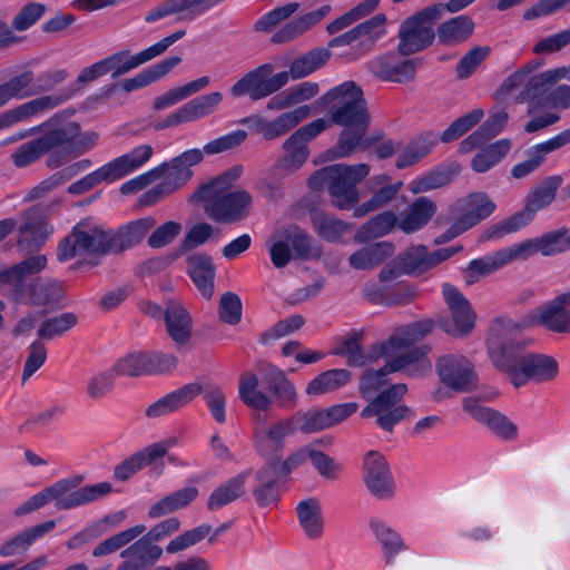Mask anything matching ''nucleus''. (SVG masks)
Listing matches in <instances>:
<instances>
[{
    "label": "nucleus",
    "mask_w": 570,
    "mask_h": 570,
    "mask_svg": "<svg viewBox=\"0 0 570 570\" xmlns=\"http://www.w3.org/2000/svg\"><path fill=\"white\" fill-rule=\"evenodd\" d=\"M523 325L510 318H498L493 332L499 344L491 343L490 356L497 370L504 373L517 389L529 382L552 381L559 373L558 362L549 355L525 352L531 340L520 337Z\"/></svg>",
    "instance_id": "1"
},
{
    "label": "nucleus",
    "mask_w": 570,
    "mask_h": 570,
    "mask_svg": "<svg viewBox=\"0 0 570 570\" xmlns=\"http://www.w3.org/2000/svg\"><path fill=\"white\" fill-rule=\"evenodd\" d=\"M330 108V120L343 127L336 146L328 150L332 158H343L356 150H366L373 140L365 137L370 115L363 90L354 81H345L322 97Z\"/></svg>",
    "instance_id": "2"
},
{
    "label": "nucleus",
    "mask_w": 570,
    "mask_h": 570,
    "mask_svg": "<svg viewBox=\"0 0 570 570\" xmlns=\"http://www.w3.org/2000/svg\"><path fill=\"white\" fill-rule=\"evenodd\" d=\"M240 174L242 167L235 166L194 191L193 198L204 204V210L212 220L229 224L249 215L250 194L244 189L230 190Z\"/></svg>",
    "instance_id": "3"
},
{
    "label": "nucleus",
    "mask_w": 570,
    "mask_h": 570,
    "mask_svg": "<svg viewBox=\"0 0 570 570\" xmlns=\"http://www.w3.org/2000/svg\"><path fill=\"white\" fill-rule=\"evenodd\" d=\"M370 173L367 164H336L316 170L308 179L312 189L327 187L333 204L340 209H347L358 200L357 184Z\"/></svg>",
    "instance_id": "4"
},
{
    "label": "nucleus",
    "mask_w": 570,
    "mask_h": 570,
    "mask_svg": "<svg viewBox=\"0 0 570 570\" xmlns=\"http://www.w3.org/2000/svg\"><path fill=\"white\" fill-rule=\"evenodd\" d=\"M541 66L542 61L540 60L529 61L504 80L502 89L511 92L522 87L517 96V101L532 104L538 101L537 105L542 106L551 87L560 80H566V76L561 67L535 73Z\"/></svg>",
    "instance_id": "5"
},
{
    "label": "nucleus",
    "mask_w": 570,
    "mask_h": 570,
    "mask_svg": "<svg viewBox=\"0 0 570 570\" xmlns=\"http://www.w3.org/2000/svg\"><path fill=\"white\" fill-rule=\"evenodd\" d=\"M81 476L60 479L38 492V508L50 502L59 510H69L85 505L108 495L112 487L109 482H100L79 488Z\"/></svg>",
    "instance_id": "6"
},
{
    "label": "nucleus",
    "mask_w": 570,
    "mask_h": 570,
    "mask_svg": "<svg viewBox=\"0 0 570 570\" xmlns=\"http://www.w3.org/2000/svg\"><path fill=\"white\" fill-rule=\"evenodd\" d=\"M203 160V151L198 148L185 150L180 155L153 168L155 179L164 176L163 181L144 194L147 205L183 188L193 177V167Z\"/></svg>",
    "instance_id": "7"
},
{
    "label": "nucleus",
    "mask_w": 570,
    "mask_h": 570,
    "mask_svg": "<svg viewBox=\"0 0 570 570\" xmlns=\"http://www.w3.org/2000/svg\"><path fill=\"white\" fill-rule=\"evenodd\" d=\"M443 13V4L435 3L404 20L399 30L400 53L407 56L431 46L435 38L434 24Z\"/></svg>",
    "instance_id": "8"
},
{
    "label": "nucleus",
    "mask_w": 570,
    "mask_h": 570,
    "mask_svg": "<svg viewBox=\"0 0 570 570\" xmlns=\"http://www.w3.org/2000/svg\"><path fill=\"white\" fill-rule=\"evenodd\" d=\"M108 253H112L109 232L80 223L60 242L57 255L65 262L82 254Z\"/></svg>",
    "instance_id": "9"
},
{
    "label": "nucleus",
    "mask_w": 570,
    "mask_h": 570,
    "mask_svg": "<svg viewBox=\"0 0 570 570\" xmlns=\"http://www.w3.org/2000/svg\"><path fill=\"white\" fill-rule=\"evenodd\" d=\"M407 392L404 383H397L382 390L371 402L362 410L363 417L375 416L376 424L384 431L392 432L409 413V407L401 403Z\"/></svg>",
    "instance_id": "10"
},
{
    "label": "nucleus",
    "mask_w": 570,
    "mask_h": 570,
    "mask_svg": "<svg viewBox=\"0 0 570 570\" xmlns=\"http://www.w3.org/2000/svg\"><path fill=\"white\" fill-rule=\"evenodd\" d=\"M274 66L264 63L248 71L239 78L229 89L235 98L248 96L250 100L257 101L269 97L287 85L286 73H275Z\"/></svg>",
    "instance_id": "11"
},
{
    "label": "nucleus",
    "mask_w": 570,
    "mask_h": 570,
    "mask_svg": "<svg viewBox=\"0 0 570 570\" xmlns=\"http://www.w3.org/2000/svg\"><path fill=\"white\" fill-rule=\"evenodd\" d=\"M272 238L269 256L276 268L285 267L292 259H305L312 252L311 236L296 225L276 230Z\"/></svg>",
    "instance_id": "12"
},
{
    "label": "nucleus",
    "mask_w": 570,
    "mask_h": 570,
    "mask_svg": "<svg viewBox=\"0 0 570 570\" xmlns=\"http://www.w3.org/2000/svg\"><path fill=\"white\" fill-rule=\"evenodd\" d=\"M186 35L185 30H178L158 42L149 46L136 55H130L129 50L115 52L104 59L102 63L107 73L112 78H118L132 69L153 60L164 53L171 45L180 40Z\"/></svg>",
    "instance_id": "13"
},
{
    "label": "nucleus",
    "mask_w": 570,
    "mask_h": 570,
    "mask_svg": "<svg viewBox=\"0 0 570 570\" xmlns=\"http://www.w3.org/2000/svg\"><path fill=\"white\" fill-rule=\"evenodd\" d=\"M362 478L368 493L377 500H392L396 483L385 456L377 451H368L363 458Z\"/></svg>",
    "instance_id": "14"
},
{
    "label": "nucleus",
    "mask_w": 570,
    "mask_h": 570,
    "mask_svg": "<svg viewBox=\"0 0 570 570\" xmlns=\"http://www.w3.org/2000/svg\"><path fill=\"white\" fill-rule=\"evenodd\" d=\"M463 410L478 423L482 424L497 439L503 442L518 438V425L504 413L485 406L480 399L468 396L462 400Z\"/></svg>",
    "instance_id": "15"
},
{
    "label": "nucleus",
    "mask_w": 570,
    "mask_h": 570,
    "mask_svg": "<svg viewBox=\"0 0 570 570\" xmlns=\"http://www.w3.org/2000/svg\"><path fill=\"white\" fill-rule=\"evenodd\" d=\"M442 293L451 314V320L442 323L443 331L454 337L466 336L474 328L476 320L471 303L461 291L449 283L443 284Z\"/></svg>",
    "instance_id": "16"
},
{
    "label": "nucleus",
    "mask_w": 570,
    "mask_h": 570,
    "mask_svg": "<svg viewBox=\"0 0 570 570\" xmlns=\"http://www.w3.org/2000/svg\"><path fill=\"white\" fill-rule=\"evenodd\" d=\"M441 382L456 392H469L476 386L478 377L472 363L461 354H446L435 364Z\"/></svg>",
    "instance_id": "17"
},
{
    "label": "nucleus",
    "mask_w": 570,
    "mask_h": 570,
    "mask_svg": "<svg viewBox=\"0 0 570 570\" xmlns=\"http://www.w3.org/2000/svg\"><path fill=\"white\" fill-rule=\"evenodd\" d=\"M299 415L278 420L271 425L255 430V445L259 454L279 455L285 448V440L297 431Z\"/></svg>",
    "instance_id": "18"
},
{
    "label": "nucleus",
    "mask_w": 570,
    "mask_h": 570,
    "mask_svg": "<svg viewBox=\"0 0 570 570\" xmlns=\"http://www.w3.org/2000/svg\"><path fill=\"white\" fill-rule=\"evenodd\" d=\"M380 343L377 342L371 346L370 357L386 358L387 371L393 373L404 371L406 375L413 377L423 376L431 371L432 364L426 357L430 352L429 346H417L402 354H399L401 352L399 351L393 355L374 356V350Z\"/></svg>",
    "instance_id": "19"
},
{
    "label": "nucleus",
    "mask_w": 570,
    "mask_h": 570,
    "mask_svg": "<svg viewBox=\"0 0 570 570\" xmlns=\"http://www.w3.org/2000/svg\"><path fill=\"white\" fill-rule=\"evenodd\" d=\"M68 117L67 112L57 114L38 126V155L68 144L78 136L79 125L68 120Z\"/></svg>",
    "instance_id": "20"
},
{
    "label": "nucleus",
    "mask_w": 570,
    "mask_h": 570,
    "mask_svg": "<svg viewBox=\"0 0 570 570\" xmlns=\"http://www.w3.org/2000/svg\"><path fill=\"white\" fill-rule=\"evenodd\" d=\"M515 249L519 259L525 261L529 257L541 253L544 256H551L570 249V230L559 229L547 233L540 237L529 238L515 243Z\"/></svg>",
    "instance_id": "21"
},
{
    "label": "nucleus",
    "mask_w": 570,
    "mask_h": 570,
    "mask_svg": "<svg viewBox=\"0 0 570 570\" xmlns=\"http://www.w3.org/2000/svg\"><path fill=\"white\" fill-rule=\"evenodd\" d=\"M0 282L11 284L16 299L19 302H32L36 294V257L30 256L0 272Z\"/></svg>",
    "instance_id": "22"
},
{
    "label": "nucleus",
    "mask_w": 570,
    "mask_h": 570,
    "mask_svg": "<svg viewBox=\"0 0 570 570\" xmlns=\"http://www.w3.org/2000/svg\"><path fill=\"white\" fill-rule=\"evenodd\" d=\"M161 556V547L141 534L134 543L121 550L122 561L118 564L117 570H146L153 567Z\"/></svg>",
    "instance_id": "23"
},
{
    "label": "nucleus",
    "mask_w": 570,
    "mask_h": 570,
    "mask_svg": "<svg viewBox=\"0 0 570 570\" xmlns=\"http://www.w3.org/2000/svg\"><path fill=\"white\" fill-rule=\"evenodd\" d=\"M570 287L538 308V323L553 333H570Z\"/></svg>",
    "instance_id": "24"
},
{
    "label": "nucleus",
    "mask_w": 570,
    "mask_h": 570,
    "mask_svg": "<svg viewBox=\"0 0 570 570\" xmlns=\"http://www.w3.org/2000/svg\"><path fill=\"white\" fill-rule=\"evenodd\" d=\"M433 322L419 321L395 331L386 341L381 342L374 350V356L393 355L415 342L422 340L432 332Z\"/></svg>",
    "instance_id": "25"
},
{
    "label": "nucleus",
    "mask_w": 570,
    "mask_h": 570,
    "mask_svg": "<svg viewBox=\"0 0 570 570\" xmlns=\"http://www.w3.org/2000/svg\"><path fill=\"white\" fill-rule=\"evenodd\" d=\"M368 70L385 81L404 82L415 75V61L400 60L395 55H382L367 63Z\"/></svg>",
    "instance_id": "26"
},
{
    "label": "nucleus",
    "mask_w": 570,
    "mask_h": 570,
    "mask_svg": "<svg viewBox=\"0 0 570 570\" xmlns=\"http://www.w3.org/2000/svg\"><path fill=\"white\" fill-rule=\"evenodd\" d=\"M285 478L277 466V460L267 462L257 471L253 495L259 507H268L279 500V481Z\"/></svg>",
    "instance_id": "27"
},
{
    "label": "nucleus",
    "mask_w": 570,
    "mask_h": 570,
    "mask_svg": "<svg viewBox=\"0 0 570 570\" xmlns=\"http://www.w3.org/2000/svg\"><path fill=\"white\" fill-rule=\"evenodd\" d=\"M202 391L203 387L200 383L194 382L186 384L151 403L146 409V415L150 419L168 415L187 405L198 396Z\"/></svg>",
    "instance_id": "28"
},
{
    "label": "nucleus",
    "mask_w": 570,
    "mask_h": 570,
    "mask_svg": "<svg viewBox=\"0 0 570 570\" xmlns=\"http://www.w3.org/2000/svg\"><path fill=\"white\" fill-rule=\"evenodd\" d=\"M156 226V219L151 216L130 222L117 233L109 232L112 253H118L134 247Z\"/></svg>",
    "instance_id": "29"
},
{
    "label": "nucleus",
    "mask_w": 570,
    "mask_h": 570,
    "mask_svg": "<svg viewBox=\"0 0 570 570\" xmlns=\"http://www.w3.org/2000/svg\"><path fill=\"white\" fill-rule=\"evenodd\" d=\"M263 382L275 396L279 409L291 410L296 406L298 402L296 389L282 370L268 365Z\"/></svg>",
    "instance_id": "30"
},
{
    "label": "nucleus",
    "mask_w": 570,
    "mask_h": 570,
    "mask_svg": "<svg viewBox=\"0 0 570 570\" xmlns=\"http://www.w3.org/2000/svg\"><path fill=\"white\" fill-rule=\"evenodd\" d=\"M370 529L382 548V556L386 564H394L395 557L407 550L402 535L380 519L370 520Z\"/></svg>",
    "instance_id": "31"
},
{
    "label": "nucleus",
    "mask_w": 570,
    "mask_h": 570,
    "mask_svg": "<svg viewBox=\"0 0 570 570\" xmlns=\"http://www.w3.org/2000/svg\"><path fill=\"white\" fill-rule=\"evenodd\" d=\"M154 148L148 144H141L130 151L118 156L107 163L116 181L144 167L153 157Z\"/></svg>",
    "instance_id": "32"
},
{
    "label": "nucleus",
    "mask_w": 570,
    "mask_h": 570,
    "mask_svg": "<svg viewBox=\"0 0 570 570\" xmlns=\"http://www.w3.org/2000/svg\"><path fill=\"white\" fill-rule=\"evenodd\" d=\"M331 11V6L324 4L313 11L307 12L298 18H295L282 28H279L273 36L272 42L286 43L306 32L309 28L317 24Z\"/></svg>",
    "instance_id": "33"
},
{
    "label": "nucleus",
    "mask_w": 570,
    "mask_h": 570,
    "mask_svg": "<svg viewBox=\"0 0 570 570\" xmlns=\"http://www.w3.org/2000/svg\"><path fill=\"white\" fill-rule=\"evenodd\" d=\"M249 475V470L243 471L215 488L208 497L207 509L218 511L242 498L245 494V484Z\"/></svg>",
    "instance_id": "34"
},
{
    "label": "nucleus",
    "mask_w": 570,
    "mask_h": 570,
    "mask_svg": "<svg viewBox=\"0 0 570 570\" xmlns=\"http://www.w3.org/2000/svg\"><path fill=\"white\" fill-rule=\"evenodd\" d=\"M436 212V204L428 197L416 198L399 219V228L411 234L422 229Z\"/></svg>",
    "instance_id": "35"
},
{
    "label": "nucleus",
    "mask_w": 570,
    "mask_h": 570,
    "mask_svg": "<svg viewBox=\"0 0 570 570\" xmlns=\"http://www.w3.org/2000/svg\"><path fill=\"white\" fill-rule=\"evenodd\" d=\"M299 527L308 539H320L324 532V518L321 502L316 498L302 500L296 505Z\"/></svg>",
    "instance_id": "36"
},
{
    "label": "nucleus",
    "mask_w": 570,
    "mask_h": 570,
    "mask_svg": "<svg viewBox=\"0 0 570 570\" xmlns=\"http://www.w3.org/2000/svg\"><path fill=\"white\" fill-rule=\"evenodd\" d=\"M168 335L177 344H186L191 335L193 321L179 302H168L165 309Z\"/></svg>",
    "instance_id": "37"
},
{
    "label": "nucleus",
    "mask_w": 570,
    "mask_h": 570,
    "mask_svg": "<svg viewBox=\"0 0 570 570\" xmlns=\"http://www.w3.org/2000/svg\"><path fill=\"white\" fill-rule=\"evenodd\" d=\"M312 109L307 105L298 106L289 111H285L278 115L272 120H266V127L264 132L265 140H275L292 129H294L299 122L309 117Z\"/></svg>",
    "instance_id": "38"
},
{
    "label": "nucleus",
    "mask_w": 570,
    "mask_h": 570,
    "mask_svg": "<svg viewBox=\"0 0 570 570\" xmlns=\"http://www.w3.org/2000/svg\"><path fill=\"white\" fill-rule=\"evenodd\" d=\"M393 250L394 247L389 242L373 243L354 252L348 257V263L354 269H372L389 258Z\"/></svg>",
    "instance_id": "39"
},
{
    "label": "nucleus",
    "mask_w": 570,
    "mask_h": 570,
    "mask_svg": "<svg viewBox=\"0 0 570 570\" xmlns=\"http://www.w3.org/2000/svg\"><path fill=\"white\" fill-rule=\"evenodd\" d=\"M352 374L345 368L324 371L311 380L305 389L309 396H320L336 392L350 383Z\"/></svg>",
    "instance_id": "40"
},
{
    "label": "nucleus",
    "mask_w": 570,
    "mask_h": 570,
    "mask_svg": "<svg viewBox=\"0 0 570 570\" xmlns=\"http://www.w3.org/2000/svg\"><path fill=\"white\" fill-rule=\"evenodd\" d=\"M495 208V203L485 193H472L463 200V213L460 219L470 229L488 218Z\"/></svg>",
    "instance_id": "41"
},
{
    "label": "nucleus",
    "mask_w": 570,
    "mask_h": 570,
    "mask_svg": "<svg viewBox=\"0 0 570 570\" xmlns=\"http://www.w3.org/2000/svg\"><path fill=\"white\" fill-rule=\"evenodd\" d=\"M238 393L239 399L254 410L267 411L273 405V399L259 389V380L252 372L240 375Z\"/></svg>",
    "instance_id": "42"
},
{
    "label": "nucleus",
    "mask_w": 570,
    "mask_h": 570,
    "mask_svg": "<svg viewBox=\"0 0 570 570\" xmlns=\"http://www.w3.org/2000/svg\"><path fill=\"white\" fill-rule=\"evenodd\" d=\"M459 171L460 167L458 164L441 166L413 179L409 184V189L412 194H422L441 188L451 183Z\"/></svg>",
    "instance_id": "43"
},
{
    "label": "nucleus",
    "mask_w": 570,
    "mask_h": 570,
    "mask_svg": "<svg viewBox=\"0 0 570 570\" xmlns=\"http://www.w3.org/2000/svg\"><path fill=\"white\" fill-rule=\"evenodd\" d=\"M563 183L561 175L547 177L527 197L525 208L534 217L535 214L548 207L556 198L557 190Z\"/></svg>",
    "instance_id": "44"
},
{
    "label": "nucleus",
    "mask_w": 570,
    "mask_h": 570,
    "mask_svg": "<svg viewBox=\"0 0 570 570\" xmlns=\"http://www.w3.org/2000/svg\"><path fill=\"white\" fill-rule=\"evenodd\" d=\"M508 121V114L504 111L492 115L487 121H484L475 131L468 136L461 142V150L469 153L472 149L483 145L492 137L500 134Z\"/></svg>",
    "instance_id": "45"
},
{
    "label": "nucleus",
    "mask_w": 570,
    "mask_h": 570,
    "mask_svg": "<svg viewBox=\"0 0 570 570\" xmlns=\"http://www.w3.org/2000/svg\"><path fill=\"white\" fill-rule=\"evenodd\" d=\"M180 61L181 58L178 56H173L167 59H164L160 62L155 63L151 67L137 73L135 77L124 80L121 87L125 91L130 92L140 89L145 86H148L151 82L167 75Z\"/></svg>",
    "instance_id": "46"
},
{
    "label": "nucleus",
    "mask_w": 570,
    "mask_h": 570,
    "mask_svg": "<svg viewBox=\"0 0 570 570\" xmlns=\"http://www.w3.org/2000/svg\"><path fill=\"white\" fill-rule=\"evenodd\" d=\"M189 275L205 297L213 295L215 269L209 256L204 254L193 256L189 259Z\"/></svg>",
    "instance_id": "47"
},
{
    "label": "nucleus",
    "mask_w": 570,
    "mask_h": 570,
    "mask_svg": "<svg viewBox=\"0 0 570 570\" xmlns=\"http://www.w3.org/2000/svg\"><path fill=\"white\" fill-rule=\"evenodd\" d=\"M474 30V22L468 16H458L441 23L435 36L444 45H455L466 40Z\"/></svg>",
    "instance_id": "48"
},
{
    "label": "nucleus",
    "mask_w": 570,
    "mask_h": 570,
    "mask_svg": "<svg viewBox=\"0 0 570 570\" xmlns=\"http://www.w3.org/2000/svg\"><path fill=\"white\" fill-rule=\"evenodd\" d=\"M514 259H519L515 244L482 258L472 259L469 264V271L478 276H485L502 268Z\"/></svg>",
    "instance_id": "49"
},
{
    "label": "nucleus",
    "mask_w": 570,
    "mask_h": 570,
    "mask_svg": "<svg viewBox=\"0 0 570 570\" xmlns=\"http://www.w3.org/2000/svg\"><path fill=\"white\" fill-rule=\"evenodd\" d=\"M283 156L278 159L276 167L286 173L299 169L309 156L307 144L292 134L283 144Z\"/></svg>",
    "instance_id": "50"
},
{
    "label": "nucleus",
    "mask_w": 570,
    "mask_h": 570,
    "mask_svg": "<svg viewBox=\"0 0 570 570\" xmlns=\"http://www.w3.org/2000/svg\"><path fill=\"white\" fill-rule=\"evenodd\" d=\"M197 497L198 489L196 487H186L177 490L153 504L148 511V515L156 519L169 514L178 509L185 508Z\"/></svg>",
    "instance_id": "51"
},
{
    "label": "nucleus",
    "mask_w": 570,
    "mask_h": 570,
    "mask_svg": "<svg viewBox=\"0 0 570 570\" xmlns=\"http://www.w3.org/2000/svg\"><path fill=\"white\" fill-rule=\"evenodd\" d=\"M511 146V140L503 138L482 148L471 161L472 169L480 174L490 170L508 155Z\"/></svg>",
    "instance_id": "52"
},
{
    "label": "nucleus",
    "mask_w": 570,
    "mask_h": 570,
    "mask_svg": "<svg viewBox=\"0 0 570 570\" xmlns=\"http://www.w3.org/2000/svg\"><path fill=\"white\" fill-rule=\"evenodd\" d=\"M222 101L223 95L219 91H213L189 100L179 109L185 121L191 122L214 114Z\"/></svg>",
    "instance_id": "53"
},
{
    "label": "nucleus",
    "mask_w": 570,
    "mask_h": 570,
    "mask_svg": "<svg viewBox=\"0 0 570 570\" xmlns=\"http://www.w3.org/2000/svg\"><path fill=\"white\" fill-rule=\"evenodd\" d=\"M210 83V78L207 76L200 77L193 81H189L180 87L173 88L166 91L164 95L157 97L153 102L155 110H163L170 106L185 100L194 94L203 90Z\"/></svg>",
    "instance_id": "54"
},
{
    "label": "nucleus",
    "mask_w": 570,
    "mask_h": 570,
    "mask_svg": "<svg viewBox=\"0 0 570 570\" xmlns=\"http://www.w3.org/2000/svg\"><path fill=\"white\" fill-rule=\"evenodd\" d=\"M396 225L399 226V219L394 212L386 210L380 213L358 229L355 240L365 243L370 239L382 237L389 234Z\"/></svg>",
    "instance_id": "55"
},
{
    "label": "nucleus",
    "mask_w": 570,
    "mask_h": 570,
    "mask_svg": "<svg viewBox=\"0 0 570 570\" xmlns=\"http://www.w3.org/2000/svg\"><path fill=\"white\" fill-rule=\"evenodd\" d=\"M330 58V52L326 49H316L307 52L306 55L296 58L289 65L287 71H281L279 73H286L287 82L289 79H301L307 77L321 66H323Z\"/></svg>",
    "instance_id": "56"
},
{
    "label": "nucleus",
    "mask_w": 570,
    "mask_h": 570,
    "mask_svg": "<svg viewBox=\"0 0 570 570\" xmlns=\"http://www.w3.org/2000/svg\"><path fill=\"white\" fill-rule=\"evenodd\" d=\"M145 531L146 527L144 524H136L116 534H112L94 548L92 556L100 558L115 553L137 539L139 535L144 534Z\"/></svg>",
    "instance_id": "57"
},
{
    "label": "nucleus",
    "mask_w": 570,
    "mask_h": 570,
    "mask_svg": "<svg viewBox=\"0 0 570 570\" xmlns=\"http://www.w3.org/2000/svg\"><path fill=\"white\" fill-rule=\"evenodd\" d=\"M436 141L438 138L432 134L411 141L397 153L396 167L403 169L416 164L432 150Z\"/></svg>",
    "instance_id": "58"
},
{
    "label": "nucleus",
    "mask_w": 570,
    "mask_h": 570,
    "mask_svg": "<svg viewBox=\"0 0 570 570\" xmlns=\"http://www.w3.org/2000/svg\"><path fill=\"white\" fill-rule=\"evenodd\" d=\"M312 224L317 234L327 242H337L348 229L350 225L331 214L315 212Z\"/></svg>",
    "instance_id": "59"
},
{
    "label": "nucleus",
    "mask_w": 570,
    "mask_h": 570,
    "mask_svg": "<svg viewBox=\"0 0 570 570\" xmlns=\"http://www.w3.org/2000/svg\"><path fill=\"white\" fill-rule=\"evenodd\" d=\"M116 180L106 163L91 173L82 176L77 181L70 184L68 186V193L70 195L80 196L92 190L100 184H112Z\"/></svg>",
    "instance_id": "60"
},
{
    "label": "nucleus",
    "mask_w": 570,
    "mask_h": 570,
    "mask_svg": "<svg viewBox=\"0 0 570 570\" xmlns=\"http://www.w3.org/2000/svg\"><path fill=\"white\" fill-rule=\"evenodd\" d=\"M77 316L73 313H62L46 317L38 324V337L51 340L73 327Z\"/></svg>",
    "instance_id": "61"
},
{
    "label": "nucleus",
    "mask_w": 570,
    "mask_h": 570,
    "mask_svg": "<svg viewBox=\"0 0 570 570\" xmlns=\"http://www.w3.org/2000/svg\"><path fill=\"white\" fill-rule=\"evenodd\" d=\"M533 218L524 207L522 210L491 226L487 232V238H501L505 235L514 234L529 225Z\"/></svg>",
    "instance_id": "62"
},
{
    "label": "nucleus",
    "mask_w": 570,
    "mask_h": 570,
    "mask_svg": "<svg viewBox=\"0 0 570 570\" xmlns=\"http://www.w3.org/2000/svg\"><path fill=\"white\" fill-rule=\"evenodd\" d=\"M33 72L26 71L0 86V107L11 98H23L31 92Z\"/></svg>",
    "instance_id": "63"
},
{
    "label": "nucleus",
    "mask_w": 570,
    "mask_h": 570,
    "mask_svg": "<svg viewBox=\"0 0 570 570\" xmlns=\"http://www.w3.org/2000/svg\"><path fill=\"white\" fill-rule=\"evenodd\" d=\"M402 181L382 186L368 200L354 208L355 217H363L389 204L400 191Z\"/></svg>",
    "instance_id": "64"
}]
</instances>
